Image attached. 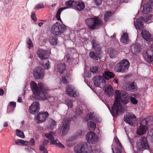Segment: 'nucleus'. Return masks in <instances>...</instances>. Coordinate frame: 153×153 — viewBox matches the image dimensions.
I'll list each match as a JSON object with an SVG mask.
<instances>
[{"label":"nucleus","instance_id":"obj_59","mask_svg":"<svg viewBox=\"0 0 153 153\" xmlns=\"http://www.w3.org/2000/svg\"><path fill=\"white\" fill-rule=\"evenodd\" d=\"M116 153H121L120 150L117 148H116Z\"/></svg>","mask_w":153,"mask_h":153},{"label":"nucleus","instance_id":"obj_60","mask_svg":"<svg viewBox=\"0 0 153 153\" xmlns=\"http://www.w3.org/2000/svg\"><path fill=\"white\" fill-rule=\"evenodd\" d=\"M22 98L21 97H19L18 100V102H22Z\"/></svg>","mask_w":153,"mask_h":153},{"label":"nucleus","instance_id":"obj_27","mask_svg":"<svg viewBox=\"0 0 153 153\" xmlns=\"http://www.w3.org/2000/svg\"><path fill=\"white\" fill-rule=\"evenodd\" d=\"M152 10L151 6L149 4H145L144 5L143 12L144 14H148Z\"/></svg>","mask_w":153,"mask_h":153},{"label":"nucleus","instance_id":"obj_26","mask_svg":"<svg viewBox=\"0 0 153 153\" xmlns=\"http://www.w3.org/2000/svg\"><path fill=\"white\" fill-rule=\"evenodd\" d=\"M120 41L122 44L124 45H127L129 43V40L127 33H123V34L120 38Z\"/></svg>","mask_w":153,"mask_h":153},{"label":"nucleus","instance_id":"obj_10","mask_svg":"<svg viewBox=\"0 0 153 153\" xmlns=\"http://www.w3.org/2000/svg\"><path fill=\"white\" fill-rule=\"evenodd\" d=\"M54 133L51 131L49 133H45V136L48 140L51 141V144L55 145L57 147L61 149H64L65 146L61 143L59 142L57 139L54 140L53 137Z\"/></svg>","mask_w":153,"mask_h":153},{"label":"nucleus","instance_id":"obj_55","mask_svg":"<svg viewBox=\"0 0 153 153\" xmlns=\"http://www.w3.org/2000/svg\"><path fill=\"white\" fill-rule=\"evenodd\" d=\"M94 120L98 123H100L101 122L102 120L101 118H96V119H94Z\"/></svg>","mask_w":153,"mask_h":153},{"label":"nucleus","instance_id":"obj_24","mask_svg":"<svg viewBox=\"0 0 153 153\" xmlns=\"http://www.w3.org/2000/svg\"><path fill=\"white\" fill-rule=\"evenodd\" d=\"M55 68L58 72L62 74L65 70L66 66L64 63L59 62L55 66Z\"/></svg>","mask_w":153,"mask_h":153},{"label":"nucleus","instance_id":"obj_61","mask_svg":"<svg viewBox=\"0 0 153 153\" xmlns=\"http://www.w3.org/2000/svg\"><path fill=\"white\" fill-rule=\"evenodd\" d=\"M8 126V123L7 122H5L4 124H3V126L4 127H6L7 126Z\"/></svg>","mask_w":153,"mask_h":153},{"label":"nucleus","instance_id":"obj_40","mask_svg":"<svg viewBox=\"0 0 153 153\" xmlns=\"http://www.w3.org/2000/svg\"><path fill=\"white\" fill-rule=\"evenodd\" d=\"M16 135L19 137L22 138H24L25 137V135L23 132L18 129L16 130Z\"/></svg>","mask_w":153,"mask_h":153},{"label":"nucleus","instance_id":"obj_33","mask_svg":"<svg viewBox=\"0 0 153 153\" xmlns=\"http://www.w3.org/2000/svg\"><path fill=\"white\" fill-rule=\"evenodd\" d=\"M48 41L51 45H55L58 43L57 38L54 36L50 37Z\"/></svg>","mask_w":153,"mask_h":153},{"label":"nucleus","instance_id":"obj_5","mask_svg":"<svg viewBox=\"0 0 153 153\" xmlns=\"http://www.w3.org/2000/svg\"><path fill=\"white\" fill-rule=\"evenodd\" d=\"M85 22L91 29H97L102 25L101 20L97 17L87 18L85 19Z\"/></svg>","mask_w":153,"mask_h":153},{"label":"nucleus","instance_id":"obj_43","mask_svg":"<svg viewBox=\"0 0 153 153\" xmlns=\"http://www.w3.org/2000/svg\"><path fill=\"white\" fill-rule=\"evenodd\" d=\"M111 15V13L110 12H108L106 13L104 17V19L105 22L107 21Z\"/></svg>","mask_w":153,"mask_h":153},{"label":"nucleus","instance_id":"obj_44","mask_svg":"<svg viewBox=\"0 0 153 153\" xmlns=\"http://www.w3.org/2000/svg\"><path fill=\"white\" fill-rule=\"evenodd\" d=\"M27 45L28 48L30 49L33 46V44L31 39H29L27 42Z\"/></svg>","mask_w":153,"mask_h":153},{"label":"nucleus","instance_id":"obj_64","mask_svg":"<svg viewBox=\"0 0 153 153\" xmlns=\"http://www.w3.org/2000/svg\"><path fill=\"white\" fill-rule=\"evenodd\" d=\"M56 4H52L51 6L52 7H54L56 6Z\"/></svg>","mask_w":153,"mask_h":153},{"label":"nucleus","instance_id":"obj_62","mask_svg":"<svg viewBox=\"0 0 153 153\" xmlns=\"http://www.w3.org/2000/svg\"><path fill=\"white\" fill-rule=\"evenodd\" d=\"M43 25V23L42 22H40L39 24V27H41Z\"/></svg>","mask_w":153,"mask_h":153},{"label":"nucleus","instance_id":"obj_46","mask_svg":"<svg viewBox=\"0 0 153 153\" xmlns=\"http://www.w3.org/2000/svg\"><path fill=\"white\" fill-rule=\"evenodd\" d=\"M130 102L133 104L136 105L137 103V101L134 97H130Z\"/></svg>","mask_w":153,"mask_h":153},{"label":"nucleus","instance_id":"obj_25","mask_svg":"<svg viewBox=\"0 0 153 153\" xmlns=\"http://www.w3.org/2000/svg\"><path fill=\"white\" fill-rule=\"evenodd\" d=\"M141 35L144 39L149 42L152 41L151 35L147 31L143 30L141 31Z\"/></svg>","mask_w":153,"mask_h":153},{"label":"nucleus","instance_id":"obj_57","mask_svg":"<svg viewBox=\"0 0 153 153\" xmlns=\"http://www.w3.org/2000/svg\"><path fill=\"white\" fill-rule=\"evenodd\" d=\"M49 143V142L48 140H44L43 142V145L44 146H45L48 144Z\"/></svg>","mask_w":153,"mask_h":153},{"label":"nucleus","instance_id":"obj_17","mask_svg":"<svg viewBox=\"0 0 153 153\" xmlns=\"http://www.w3.org/2000/svg\"><path fill=\"white\" fill-rule=\"evenodd\" d=\"M122 86L124 90L127 91H135L137 89L136 84L134 82L123 83Z\"/></svg>","mask_w":153,"mask_h":153},{"label":"nucleus","instance_id":"obj_6","mask_svg":"<svg viewBox=\"0 0 153 153\" xmlns=\"http://www.w3.org/2000/svg\"><path fill=\"white\" fill-rule=\"evenodd\" d=\"M136 147L139 151H143L146 150L149 151L150 150L147 139L145 137H142L137 141Z\"/></svg>","mask_w":153,"mask_h":153},{"label":"nucleus","instance_id":"obj_1","mask_svg":"<svg viewBox=\"0 0 153 153\" xmlns=\"http://www.w3.org/2000/svg\"><path fill=\"white\" fill-rule=\"evenodd\" d=\"M115 102L111 111L108 108L112 115L114 117L117 115L121 114L123 112V108L120 104V102L124 104H126L129 102V98L127 93L123 90H116L114 93Z\"/></svg>","mask_w":153,"mask_h":153},{"label":"nucleus","instance_id":"obj_20","mask_svg":"<svg viewBox=\"0 0 153 153\" xmlns=\"http://www.w3.org/2000/svg\"><path fill=\"white\" fill-rule=\"evenodd\" d=\"M40 105L38 102H33L29 107V111L32 114H35L37 113L40 109Z\"/></svg>","mask_w":153,"mask_h":153},{"label":"nucleus","instance_id":"obj_54","mask_svg":"<svg viewBox=\"0 0 153 153\" xmlns=\"http://www.w3.org/2000/svg\"><path fill=\"white\" fill-rule=\"evenodd\" d=\"M40 150L41 151H43V153H44V152H45V151H47L46 149H45V147L42 146H41L40 147Z\"/></svg>","mask_w":153,"mask_h":153},{"label":"nucleus","instance_id":"obj_9","mask_svg":"<svg viewBox=\"0 0 153 153\" xmlns=\"http://www.w3.org/2000/svg\"><path fill=\"white\" fill-rule=\"evenodd\" d=\"M75 4L76 2L73 1L69 0L66 2L65 5L67 7H61L58 9L56 15V18L57 19L62 22L60 17V15L62 11L67 9L74 8Z\"/></svg>","mask_w":153,"mask_h":153},{"label":"nucleus","instance_id":"obj_2","mask_svg":"<svg viewBox=\"0 0 153 153\" xmlns=\"http://www.w3.org/2000/svg\"><path fill=\"white\" fill-rule=\"evenodd\" d=\"M30 87L36 99L41 100H45L50 97L49 101L54 100L53 97H50L48 95L49 90L45 84L39 83L38 85L33 81L30 82Z\"/></svg>","mask_w":153,"mask_h":153},{"label":"nucleus","instance_id":"obj_48","mask_svg":"<svg viewBox=\"0 0 153 153\" xmlns=\"http://www.w3.org/2000/svg\"><path fill=\"white\" fill-rule=\"evenodd\" d=\"M44 7V6L42 4H39L36 5L34 8L36 10H38L39 9L42 8Z\"/></svg>","mask_w":153,"mask_h":153},{"label":"nucleus","instance_id":"obj_63","mask_svg":"<svg viewBox=\"0 0 153 153\" xmlns=\"http://www.w3.org/2000/svg\"><path fill=\"white\" fill-rule=\"evenodd\" d=\"M116 36V35L115 33H114V34L112 36H111V38H112V37H115Z\"/></svg>","mask_w":153,"mask_h":153},{"label":"nucleus","instance_id":"obj_8","mask_svg":"<svg viewBox=\"0 0 153 153\" xmlns=\"http://www.w3.org/2000/svg\"><path fill=\"white\" fill-rule=\"evenodd\" d=\"M93 48L94 49L96 52L97 56L95 53L93 51H91L89 53L90 57L94 59L97 60L98 57H99L101 53V49L99 47L98 44L97 43L96 38H94L92 40L91 42Z\"/></svg>","mask_w":153,"mask_h":153},{"label":"nucleus","instance_id":"obj_31","mask_svg":"<svg viewBox=\"0 0 153 153\" xmlns=\"http://www.w3.org/2000/svg\"><path fill=\"white\" fill-rule=\"evenodd\" d=\"M113 90L111 85H109L105 88V92L108 96H111L113 95Z\"/></svg>","mask_w":153,"mask_h":153},{"label":"nucleus","instance_id":"obj_11","mask_svg":"<svg viewBox=\"0 0 153 153\" xmlns=\"http://www.w3.org/2000/svg\"><path fill=\"white\" fill-rule=\"evenodd\" d=\"M44 69L40 67H36L34 68L33 75L34 78L36 79H42L44 76Z\"/></svg>","mask_w":153,"mask_h":153},{"label":"nucleus","instance_id":"obj_21","mask_svg":"<svg viewBox=\"0 0 153 153\" xmlns=\"http://www.w3.org/2000/svg\"><path fill=\"white\" fill-rule=\"evenodd\" d=\"M84 134V131L82 130H79L73 136L67 140L66 145L68 146H71L72 145L71 144H69V142L80 137L82 135Z\"/></svg>","mask_w":153,"mask_h":153},{"label":"nucleus","instance_id":"obj_3","mask_svg":"<svg viewBox=\"0 0 153 153\" xmlns=\"http://www.w3.org/2000/svg\"><path fill=\"white\" fill-rule=\"evenodd\" d=\"M75 153H91L92 148L90 146H88L85 142L80 143L76 146L74 148Z\"/></svg>","mask_w":153,"mask_h":153},{"label":"nucleus","instance_id":"obj_19","mask_svg":"<svg viewBox=\"0 0 153 153\" xmlns=\"http://www.w3.org/2000/svg\"><path fill=\"white\" fill-rule=\"evenodd\" d=\"M66 94L69 96L74 97L78 96V92L74 90V88L71 85H68L66 88Z\"/></svg>","mask_w":153,"mask_h":153},{"label":"nucleus","instance_id":"obj_49","mask_svg":"<svg viewBox=\"0 0 153 153\" xmlns=\"http://www.w3.org/2000/svg\"><path fill=\"white\" fill-rule=\"evenodd\" d=\"M76 114L77 115H80L82 113V110L80 108H77L75 111Z\"/></svg>","mask_w":153,"mask_h":153},{"label":"nucleus","instance_id":"obj_38","mask_svg":"<svg viewBox=\"0 0 153 153\" xmlns=\"http://www.w3.org/2000/svg\"><path fill=\"white\" fill-rule=\"evenodd\" d=\"M90 70L93 73H97L100 71V69L98 66H95L91 68Z\"/></svg>","mask_w":153,"mask_h":153},{"label":"nucleus","instance_id":"obj_28","mask_svg":"<svg viewBox=\"0 0 153 153\" xmlns=\"http://www.w3.org/2000/svg\"><path fill=\"white\" fill-rule=\"evenodd\" d=\"M56 125V122L52 119H51L48 122L47 127L48 128L52 130L55 128Z\"/></svg>","mask_w":153,"mask_h":153},{"label":"nucleus","instance_id":"obj_39","mask_svg":"<svg viewBox=\"0 0 153 153\" xmlns=\"http://www.w3.org/2000/svg\"><path fill=\"white\" fill-rule=\"evenodd\" d=\"M88 127H90L91 129L94 130L96 127V125L95 123L92 121H90L88 123Z\"/></svg>","mask_w":153,"mask_h":153},{"label":"nucleus","instance_id":"obj_12","mask_svg":"<svg viewBox=\"0 0 153 153\" xmlns=\"http://www.w3.org/2000/svg\"><path fill=\"white\" fill-rule=\"evenodd\" d=\"M124 121L129 125L134 126L136 124L137 120L135 116L132 113H129L125 116Z\"/></svg>","mask_w":153,"mask_h":153},{"label":"nucleus","instance_id":"obj_53","mask_svg":"<svg viewBox=\"0 0 153 153\" xmlns=\"http://www.w3.org/2000/svg\"><path fill=\"white\" fill-rule=\"evenodd\" d=\"M70 55L69 54L66 55L64 57L65 60H66L68 62H69L70 61Z\"/></svg>","mask_w":153,"mask_h":153},{"label":"nucleus","instance_id":"obj_35","mask_svg":"<svg viewBox=\"0 0 153 153\" xmlns=\"http://www.w3.org/2000/svg\"><path fill=\"white\" fill-rule=\"evenodd\" d=\"M14 143L16 144H19V145H27L29 143L28 141H25L21 139H18L16 141H15Z\"/></svg>","mask_w":153,"mask_h":153},{"label":"nucleus","instance_id":"obj_51","mask_svg":"<svg viewBox=\"0 0 153 153\" xmlns=\"http://www.w3.org/2000/svg\"><path fill=\"white\" fill-rule=\"evenodd\" d=\"M31 17L32 19L34 21H36L37 20V19L36 17V16H35V13H32L31 15Z\"/></svg>","mask_w":153,"mask_h":153},{"label":"nucleus","instance_id":"obj_18","mask_svg":"<svg viewBox=\"0 0 153 153\" xmlns=\"http://www.w3.org/2000/svg\"><path fill=\"white\" fill-rule=\"evenodd\" d=\"M143 56L144 60L148 62L153 61V49L151 48L147 50L143 53Z\"/></svg>","mask_w":153,"mask_h":153},{"label":"nucleus","instance_id":"obj_47","mask_svg":"<svg viewBox=\"0 0 153 153\" xmlns=\"http://www.w3.org/2000/svg\"><path fill=\"white\" fill-rule=\"evenodd\" d=\"M68 76H66V77H62L61 82L64 84H66L68 82Z\"/></svg>","mask_w":153,"mask_h":153},{"label":"nucleus","instance_id":"obj_58","mask_svg":"<svg viewBox=\"0 0 153 153\" xmlns=\"http://www.w3.org/2000/svg\"><path fill=\"white\" fill-rule=\"evenodd\" d=\"M4 93V91L3 89H0V96H2Z\"/></svg>","mask_w":153,"mask_h":153},{"label":"nucleus","instance_id":"obj_45","mask_svg":"<svg viewBox=\"0 0 153 153\" xmlns=\"http://www.w3.org/2000/svg\"><path fill=\"white\" fill-rule=\"evenodd\" d=\"M114 140L115 143L117 144L119 147L120 148H122L121 143L116 136L114 137Z\"/></svg>","mask_w":153,"mask_h":153},{"label":"nucleus","instance_id":"obj_34","mask_svg":"<svg viewBox=\"0 0 153 153\" xmlns=\"http://www.w3.org/2000/svg\"><path fill=\"white\" fill-rule=\"evenodd\" d=\"M108 53L109 54L110 58L112 59L115 57L117 55L116 52L112 48H110L108 49Z\"/></svg>","mask_w":153,"mask_h":153},{"label":"nucleus","instance_id":"obj_14","mask_svg":"<svg viewBox=\"0 0 153 153\" xmlns=\"http://www.w3.org/2000/svg\"><path fill=\"white\" fill-rule=\"evenodd\" d=\"M94 83L97 87L103 88L105 87V83L103 77L100 75L95 76L94 78Z\"/></svg>","mask_w":153,"mask_h":153},{"label":"nucleus","instance_id":"obj_23","mask_svg":"<svg viewBox=\"0 0 153 153\" xmlns=\"http://www.w3.org/2000/svg\"><path fill=\"white\" fill-rule=\"evenodd\" d=\"M148 129V127L145 125H143L142 123L141 122L140 125L137 127L136 132L138 135H142L147 132Z\"/></svg>","mask_w":153,"mask_h":153},{"label":"nucleus","instance_id":"obj_52","mask_svg":"<svg viewBox=\"0 0 153 153\" xmlns=\"http://www.w3.org/2000/svg\"><path fill=\"white\" fill-rule=\"evenodd\" d=\"M29 145L33 146L35 145V141L33 139L31 138L30 139Z\"/></svg>","mask_w":153,"mask_h":153},{"label":"nucleus","instance_id":"obj_29","mask_svg":"<svg viewBox=\"0 0 153 153\" xmlns=\"http://www.w3.org/2000/svg\"><path fill=\"white\" fill-rule=\"evenodd\" d=\"M85 7L84 3L82 2H76V4L74 8L78 11H82L83 10Z\"/></svg>","mask_w":153,"mask_h":153},{"label":"nucleus","instance_id":"obj_37","mask_svg":"<svg viewBox=\"0 0 153 153\" xmlns=\"http://www.w3.org/2000/svg\"><path fill=\"white\" fill-rule=\"evenodd\" d=\"M94 113H91V114H87L83 119L84 121L87 122L89 120L92 119L94 120Z\"/></svg>","mask_w":153,"mask_h":153},{"label":"nucleus","instance_id":"obj_22","mask_svg":"<svg viewBox=\"0 0 153 153\" xmlns=\"http://www.w3.org/2000/svg\"><path fill=\"white\" fill-rule=\"evenodd\" d=\"M37 54L41 60H44L47 59L50 53L49 52L40 49L38 51Z\"/></svg>","mask_w":153,"mask_h":153},{"label":"nucleus","instance_id":"obj_4","mask_svg":"<svg viewBox=\"0 0 153 153\" xmlns=\"http://www.w3.org/2000/svg\"><path fill=\"white\" fill-rule=\"evenodd\" d=\"M129 65V62L127 59H123L115 65L114 70L118 73H126L128 70Z\"/></svg>","mask_w":153,"mask_h":153},{"label":"nucleus","instance_id":"obj_41","mask_svg":"<svg viewBox=\"0 0 153 153\" xmlns=\"http://www.w3.org/2000/svg\"><path fill=\"white\" fill-rule=\"evenodd\" d=\"M16 106V103L14 102H11L10 103V106H8V111L10 112V111H9V108H12V110L13 111Z\"/></svg>","mask_w":153,"mask_h":153},{"label":"nucleus","instance_id":"obj_30","mask_svg":"<svg viewBox=\"0 0 153 153\" xmlns=\"http://www.w3.org/2000/svg\"><path fill=\"white\" fill-rule=\"evenodd\" d=\"M131 51L132 53H138L140 51L139 45L136 44H134L131 47Z\"/></svg>","mask_w":153,"mask_h":153},{"label":"nucleus","instance_id":"obj_15","mask_svg":"<svg viewBox=\"0 0 153 153\" xmlns=\"http://www.w3.org/2000/svg\"><path fill=\"white\" fill-rule=\"evenodd\" d=\"M69 121L68 118H65L61 123V126L59 128L60 132L62 135L66 134L68 131L69 128Z\"/></svg>","mask_w":153,"mask_h":153},{"label":"nucleus","instance_id":"obj_32","mask_svg":"<svg viewBox=\"0 0 153 153\" xmlns=\"http://www.w3.org/2000/svg\"><path fill=\"white\" fill-rule=\"evenodd\" d=\"M104 77L106 79L113 78L114 76V74L109 71H105L103 74Z\"/></svg>","mask_w":153,"mask_h":153},{"label":"nucleus","instance_id":"obj_56","mask_svg":"<svg viewBox=\"0 0 153 153\" xmlns=\"http://www.w3.org/2000/svg\"><path fill=\"white\" fill-rule=\"evenodd\" d=\"M106 4L108 5H110L113 4V1L112 0L110 1H107L106 2Z\"/></svg>","mask_w":153,"mask_h":153},{"label":"nucleus","instance_id":"obj_16","mask_svg":"<svg viewBox=\"0 0 153 153\" xmlns=\"http://www.w3.org/2000/svg\"><path fill=\"white\" fill-rule=\"evenodd\" d=\"M49 115L46 112H41L39 114L36 116L35 120L37 123H40L45 122Z\"/></svg>","mask_w":153,"mask_h":153},{"label":"nucleus","instance_id":"obj_50","mask_svg":"<svg viewBox=\"0 0 153 153\" xmlns=\"http://www.w3.org/2000/svg\"><path fill=\"white\" fill-rule=\"evenodd\" d=\"M95 4L97 6L100 5L102 3L101 0H94Z\"/></svg>","mask_w":153,"mask_h":153},{"label":"nucleus","instance_id":"obj_36","mask_svg":"<svg viewBox=\"0 0 153 153\" xmlns=\"http://www.w3.org/2000/svg\"><path fill=\"white\" fill-rule=\"evenodd\" d=\"M45 59V60L43 62L42 65L45 69H48L51 68V64L47 59Z\"/></svg>","mask_w":153,"mask_h":153},{"label":"nucleus","instance_id":"obj_42","mask_svg":"<svg viewBox=\"0 0 153 153\" xmlns=\"http://www.w3.org/2000/svg\"><path fill=\"white\" fill-rule=\"evenodd\" d=\"M65 103L69 108H72V101L71 100L69 99H66L65 101Z\"/></svg>","mask_w":153,"mask_h":153},{"label":"nucleus","instance_id":"obj_7","mask_svg":"<svg viewBox=\"0 0 153 153\" xmlns=\"http://www.w3.org/2000/svg\"><path fill=\"white\" fill-rule=\"evenodd\" d=\"M66 29V26L64 25H61L58 22H56L52 27L51 33L55 35H59L64 33Z\"/></svg>","mask_w":153,"mask_h":153},{"label":"nucleus","instance_id":"obj_13","mask_svg":"<svg viewBox=\"0 0 153 153\" xmlns=\"http://www.w3.org/2000/svg\"><path fill=\"white\" fill-rule=\"evenodd\" d=\"M85 138L88 143H95L98 141L97 135L94 132H89L86 134Z\"/></svg>","mask_w":153,"mask_h":153}]
</instances>
